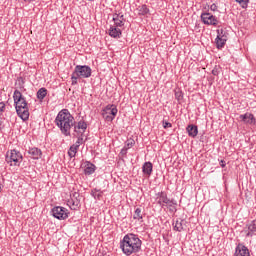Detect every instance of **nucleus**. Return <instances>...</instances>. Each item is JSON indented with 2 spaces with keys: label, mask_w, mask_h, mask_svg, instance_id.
Listing matches in <instances>:
<instances>
[{
  "label": "nucleus",
  "mask_w": 256,
  "mask_h": 256,
  "mask_svg": "<svg viewBox=\"0 0 256 256\" xmlns=\"http://www.w3.org/2000/svg\"><path fill=\"white\" fill-rule=\"evenodd\" d=\"M142 245L143 241H141L139 236L134 233L126 234L120 241V249L122 250V253L127 256H131L133 253H139Z\"/></svg>",
  "instance_id": "obj_1"
},
{
  "label": "nucleus",
  "mask_w": 256,
  "mask_h": 256,
  "mask_svg": "<svg viewBox=\"0 0 256 256\" xmlns=\"http://www.w3.org/2000/svg\"><path fill=\"white\" fill-rule=\"evenodd\" d=\"M54 123L60 129L62 135L69 137L71 135V127L75 125V118L68 109H62L58 112Z\"/></svg>",
  "instance_id": "obj_2"
},
{
  "label": "nucleus",
  "mask_w": 256,
  "mask_h": 256,
  "mask_svg": "<svg viewBox=\"0 0 256 256\" xmlns=\"http://www.w3.org/2000/svg\"><path fill=\"white\" fill-rule=\"evenodd\" d=\"M14 105L16 109V113L18 117L22 119V121L29 120V104L27 103V99L23 97V94L19 90H15L13 94Z\"/></svg>",
  "instance_id": "obj_3"
},
{
  "label": "nucleus",
  "mask_w": 256,
  "mask_h": 256,
  "mask_svg": "<svg viewBox=\"0 0 256 256\" xmlns=\"http://www.w3.org/2000/svg\"><path fill=\"white\" fill-rule=\"evenodd\" d=\"M91 67L88 65H77L71 74V85H77L79 79H89L91 77Z\"/></svg>",
  "instance_id": "obj_4"
},
{
  "label": "nucleus",
  "mask_w": 256,
  "mask_h": 256,
  "mask_svg": "<svg viewBox=\"0 0 256 256\" xmlns=\"http://www.w3.org/2000/svg\"><path fill=\"white\" fill-rule=\"evenodd\" d=\"M6 162L11 167H19L23 163V154L19 150H10L6 153Z\"/></svg>",
  "instance_id": "obj_5"
},
{
  "label": "nucleus",
  "mask_w": 256,
  "mask_h": 256,
  "mask_svg": "<svg viewBox=\"0 0 256 256\" xmlns=\"http://www.w3.org/2000/svg\"><path fill=\"white\" fill-rule=\"evenodd\" d=\"M117 106L115 104H108L103 110H102V117L105 121L108 123H111L115 117H117L118 113Z\"/></svg>",
  "instance_id": "obj_6"
},
{
  "label": "nucleus",
  "mask_w": 256,
  "mask_h": 256,
  "mask_svg": "<svg viewBox=\"0 0 256 256\" xmlns=\"http://www.w3.org/2000/svg\"><path fill=\"white\" fill-rule=\"evenodd\" d=\"M51 213L59 221H65V219L69 218V210L63 206H55L52 208Z\"/></svg>",
  "instance_id": "obj_7"
},
{
  "label": "nucleus",
  "mask_w": 256,
  "mask_h": 256,
  "mask_svg": "<svg viewBox=\"0 0 256 256\" xmlns=\"http://www.w3.org/2000/svg\"><path fill=\"white\" fill-rule=\"evenodd\" d=\"M157 200V204L160 205V207H166L168 203H174V205H176L175 199H169V197H167V192H159L157 194Z\"/></svg>",
  "instance_id": "obj_8"
},
{
  "label": "nucleus",
  "mask_w": 256,
  "mask_h": 256,
  "mask_svg": "<svg viewBox=\"0 0 256 256\" xmlns=\"http://www.w3.org/2000/svg\"><path fill=\"white\" fill-rule=\"evenodd\" d=\"M201 19L204 25H217V17L213 16L211 13H202Z\"/></svg>",
  "instance_id": "obj_9"
},
{
  "label": "nucleus",
  "mask_w": 256,
  "mask_h": 256,
  "mask_svg": "<svg viewBox=\"0 0 256 256\" xmlns=\"http://www.w3.org/2000/svg\"><path fill=\"white\" fill-rule=\"evenodd\" d=\"M234 256H251V254L249 253V248H247V246L243 245L242 243H239L236 246Z\"/></svg>",
  "instance_id": "obj_10"
},
{
  "label": "nucleus",
  "mask_w": 256,
  "mask_h": 256,
  "mask_svg": "<svg viewBox=\"0 0 256 256\" xmlns=\"http://www.w3.org/2000/svg\"><path fill=\"white\" fill-rule=\"evenodd\" d=\"M108 34L110 35V37H113L114 39H121L123 32H121V29L117 28V26L111 25L108 29Z\"/></svg>",
  "instance_id": "obj_11"
},
{
  "label": "nucleus",
  "mask_w": 256,
  "mask_h": 256,
  "mask_svg": "<svg viewBox=\"0 0 256 256\" xmlns=\"http://www.w3.org/2000/svg\"><path fill=\"white\" fill-rule=\"evenodd\" d=\"M28 154L32 159L37 160V159H41V155H43V152L41 151V149L37 147H30L28 149Z\"/></svg>",
  "instance_id": "obj_12"
},
{
  "label": "nucleus",
  "mask_w": 256,
  "mask_h": 256,
  "mask_svg": "<svg viewBox=\"0 0 256 256\" xmlns=\"http://www.w3.org/2000/svg\"><path fill=\"white\" fill-rule=\"evenodd\" d=\"M96 170H97V166H95V164L89 161L85 162V165H84L85 175H93V173H95Z\"/></svg>",
  "instance_id": "obj_13"
},
{
  "label": "nucleus",
  "mask_w": 256,
  "mask_h": 256,
  "mask_svg": "<svg viewBox=\"0 0 256 256\" xmlns=\"http://www.w3.org/2000/svg\"><path fill=\"white\" fill-rule=\"evenodd\" d=\"M217 49H223L225 43H227V35H217L215 39Z\"/></svg>",
  "instance_id": "obj_14"
},
{
  "label": "nucleus",
  "mask_w": 256,
  "mask_h": 256,
  "mask_svg": "<svg viewBox=\"0 0 256 256\" xmlns=\"http://www.w3.org/2000/svg\"><path fill=\"white\" fill-rule=\"evenodd\" d=\"M73 127L75 133H79V131H82V133L84 134L85 131H87V122L81 120L77 124L74 123Z\"/></svg>",
  "instance_id": "obj_15"
},
{
  "label": "nucleus",
  "mask_w": 256,
  "mask_h": 256,
  "mask_svg": "<svg viewBox=\"0 0 256 256\" xmlns=\"http://www.w3.org/2000/svg\"><path fill=\"white\" fill-rule=\"evenodd\" d=\"M186 131L189 135V137H192L193 139H195V137H197L198 133H199V129L197 128L196 125H188V127L186 128Z\"/></svg>",
  "instance_id": "obj_16"
},
{
  "label": "nucleus",
  "mask_w": 256,
  "mask_h": 256,
  "mask_svg": "<svg viewBox=\"0 0 256 256\" xmlns=\"http://www.w3.org/2000/svg\"><path fill=\"white\" fill-rule=\"evenodd\" d=\"M142 173H144V175H148V177H150L151 173H153V163L145 162L142 166Z\"/></svg>",
  "instance_id": "obj_17"
},
{
  "label": "nucleus",
  "mask_w": 256,
  "mask_h": 256,
  "mask_svg": "<svg viewBox=\"0 0 256 256\" xmlns=\"http://www.w3.org/2000/svg\"><path fill=\"white\" fill-rule=\"evenodd\" d=\"M254 235H256V219L248 224V232L246 233V237H253Z\"/></svg>",
  "instance_id": "obj_18"
},
{
  "label": "nucleus",
  "mask_w": 256,
  "mask_h": 256,
  "mask_svg": "<svg viewBox=\"0 0 256 256\" xmlns=\"http://www.w3.org/2000/svg\"><path fill=\"white\" fill-rule=\"evenodd\" d=\"M173 229L174 231H178V233H181V231H185V228H183V225H185V220H176L173 222Z\"/></svg>",
  "instance_id": "obj_19"
},
{
  "label": "nucleus",
  "mask_w": 256,
  "mask_h": 256,
  "mask_svg": "<svg viewBox=\"0 0 256 256\" xmlns=\"http://www.w3.org/2000/svg\"><path fill=\"white\" fill-rule=\"evenodd\" d=\"M16 89L20 91V93H23L24 91H27L25 89V79L23 77H18L16 80Z\"/></svg>",
  "instance_id": "obj_20"
},
{
  "label": "nucleus",
  "mask_w": 256,
  "mask_h": 256,
  "mask_svg": "<svg viewBox=\"0 0 256 256\" xmlns=\"http://www.w3.org/2000/svg\"><path fill=\"white\" fill-rule=\"evenodd\" d=\"M91 195L94 197V199H97V201H101L103 199V191L101 189L94 188L91 190Z\"/></svg>",
  "instance_id": "obj_21"
},
{
  "label": "nucleus",
  "mask_w": 256,
  "mask_h": 256,
  "mask_svg": "<svg viewBox=\"0 0 256 256\" xmlns=\"http://www.w3.org/2000/svg\"><path fill=\"white\" fill-rule=\"evenodd\" d=\"M133 219L141 221V223H143V210H141V208L135 209Z\"/></svg>",
  "instance_id": "obj_22"
},
{
  "label": "nucleus",
  "mask_w": 256,
  "mask_h": 256,
  "mask_svg": "<svg viewBox=\"0 0 256 256\" xmlns=\"http://www.w3.org/2000/svg\"><path fill=\"white\" fill-rule=\"evenodd\" d=\"M68 205H70V209H72L73 211H77V209H79V199H73L71 198L70 200H68Z\"/></svg>",
  "instance_id": "obj_23"
},
{
  "label": "nucleus",
  "mask_w": 256,
  "mask_h": 256,
  "mask_svg": "<svg viewBox=\"0 0 256 256\" xmlns=\"http://www.w3.org/2000/svg\"><path fill=\"white\" fill-rule=\"evenodd\" d=\"M119 14H114L112 21H114V27H123L125 22L119 20Z\"/></svg>",
  "instance_id": "obj_24"
},
{
  "label": "nucleus",
  "mask_w": 256,
  "mask_h": 256,
  "mask_svg": "<svg viewBox=\"0 0 256 256\" xmlns=\"http://www.w3.org/2000/svg\"><path fill=\"white\" fill-rule=\"evenodd\" d=\"M47 97V90L45 88H40L37 92V99L43 101Z\"/></svg>",
  "instance_id": "obj_25"
},
{
  "label": "nucleus",
  "mask_w": 256,
  "mask_h": 256,
  "mask_svg": "<svg viewBox=\"0 0 256 256\" xmlns=\"http://www.w3.org/2000/svg\"><path fill=\"white\" fill-rule=\"evenodd\" d=\"M79 151L78 148H76L75 146L71 145L69 150H68V156L70 159H73V157H75V155H77V152Z\"/></svg>",
  "instance_id": "obj_26"
},
{
  "label": "nucleus",
  "mask_w": 256,
  "mask_h": 256,
  "mask_svg": "<svg viewBox=\"0 0 256 256\" xmlns=\"http://www.w3.org/2000/svg\"><path fill=\"white\" fill-rule=\"evenodd\" d=\"M138 13L139 15H148L149 8L147 7V5L143 4L138 7Z\"/></svg>",
  "instance_id": "obj_27"
},
{
  "label": "nucleus",
  "mask_w": 256,
  "mask_h": 256,
  "mask_svg": "<svg viewBox=\"0 0 256 256\" xmlns=\"http://www.w3.org/2000/svg\"><path fill=\"white\" fill-rule=\"evenodd\" d=\"M175 203H168L167 204L166 207L169 208L170 213H177V200H175Z\"/></svg>",
  "instance_id": "obj_28"
},
{
  "label": "nucleus",
  "mask_w": 256,
  "mask_h": 256,
  "mask_svg": "<svg viewBox=\"0 0 256 256\" xmlns=\"http://www.w3.org/2000/svg\"><path fill=\"white\" fill-rule=\"evenodd\" d=\"M175 99L178 100L179 103L183 101V91L180 89L175 90Z\"/></svg>",
  "instance_id": "obj_29"
},
{
  "label": "nucleus",
  "mask_w": 256,
  "mask_h": 256,
  "mask_svg": "<svg viewBox=\"0 0 256 256\" xmlns=\"http://www.w3.org/2000/svg\"><path fill=\"white\" fill-rule=\"evenodd\" d=\"M236 3H239V5L242 7V9H247L249 6V0H235Z\"/></svg>",
  "instance_id": "obj_30"
},
{
  "label": "nucleus",
  "mask_w": 256,
  "mask_h": 256,
  "mask_svg": "<svg viewBox=\"0 0 256 256\" xmlns=\"http://www.w3.org/2000/svg\"><path fill=\"white\" fill-rule=\"evenodd\" d=\"M246 123H249V125H255L256 124L255 115L250 113L248 116V121H246Z\"/></svg>",
  "instance_id": "obj_31"
},
{
  "label": "nucleus",
  "mask_w": 256,
  "mask_h": 256,
  "mask_svg": "<svg viewBox=\"0 0 256 256\" xmlns=\"http://www.w3.org/2000/svg\"><path fill=\"white\" fill-rule=\"evenodd\" d=\"M133 145H135V140L130 139V140H127V141H126L124 147H126V148H128V149H131V147H133Z\"/></svg>",
  "instance_id": "obj_32"
},
{
  "label": "nucleus",
  "mask_w": 256,
  "mask_h": 256,
  "mask_svg": "<svg viewBox=\"0 0 256 256\" xmlns=\"http://www.w3.org/2000/svg\"><path fill=\"white\" fill-rule=\"evenodd\" d=\"M162 125H163L164 129H169V128L173 127V124H171L170 122H167L165 120L162 121Z\"/></svg>",
  "instance_id": "obj_33"
},
{
  "label": "nucleus",
  "mask_w": 256,
  "mask_h": 256,
  "mask_svg": "<svg viewBox=\"0 0 256 256\" xmlns=\"http://www.w3.org/2000/svg\"><path fill=\"white\" fill-rule=\"evenodd\" d=\"M6 105L5 102H0V115L3 116V113H5Z\"/></svg>",
  "instance_id": "obj_34"
},
{
  "label": "nucleus",
  "mask_w": 256,
  "mask_h": 256,
  "mask_svg": "<svg viewBox=\"0 0 256 256\" xmlns=\"http://www.w3.org/2000/svg\"><path fill=\"white\" fill-rule=\"evenodd\" d=\"M249 114L250 113L240 115V119H242V121H244V123H247V121H249V120H247V119H249Z\"/></svg>",
  "instance_id": "obj_35"
},
{
  "label": "nucleus",
  "mask_w": 256,
  "mask_h": 256,
  "mask_svg": "<svg viewBox=\"0 0 256 256\" xmlns=\"http://www.w3.org/2000/svg\"><path fill=\"white\" fill-rule=\"evenodd\" d=\"M81 134L77 136V142L80 143V145H83V132H80Z\"/></svg>",
  "instance_id": "obj_36"
},
{
  "label": "nucleus",
  "mask_w": 256,
  "mask_h": 256,
  "mask_svg": "<svg viewBox=\"0 0 256 256\" xmlns=\"http://www.w3.org/2000/svg\"><path fill=\"white\" fill-rule=\"evenodd\" d=\"M118 20L122 21V23H125V16L123 14H118Z\"/></svg>",
  "instance_id": "obj_37"
},
{
  "label": "nucleus",
  "mask_w": 256,
  "mask_h": 256,
  "mask_svg": "<svg viewBox=\"0 0 256 256\" xmlns=\"http://www.w3.org/2000/svg\"><path fill=\"white\" fill-rule=\"evenodd\" d=\"M3 116L0 114V131L3 130V121H5V118H2Z\"/></svg>",
  "instance_id": "obj_38"
},
{
  "label": "nucleus",
  "mask_w": 256,
  "mask_h": 256,
  "mask_svg": "<svg viewBox=\"0 0 256 256\" xmlns=\"http://www.w3.org/2000/svg\"><path fill=\"white\" fill-rule=\"evenodd\" d=\"M129 149L127 148V146H124L123 148H122V150H121V153H122V155H127V151H128Z\"/></svg>",
  "instance_id": "obj_39"
},
{
  "label": "nucleus",
  "mask_w": 256,
  "mask_h": 256,
  "mask_svg": "<svg viewBox=\"0 0 256 256\" xmlns=\"http://www.w3.org/2000/svg\"><path fill=\"white\" fill-rule=\"evenodd\" d=\"M212 75H215V76L219 75V69L214 68V69L212 70Z\"/></svg>",
  "instance_id": "obj_40"
},
{
  "label": "nucleus",
  "mask_w": 256,
  "mask_h": 256,
  "mask_svg": "<svg viewBox=\"0 0 256 256\" xmlns=\"http://www.w3.org/2000/svg\"><path fill=\"white\" fill-rule=\"evenodd\" d=\"M227 165V163L225 162V160H220V166L223 168H225Z\"/></svg>",
  "instance_id": "obj_41"
},
{
  "label": "nucleus",
  "mask_w": 256,
  "mask_h": 256,
  "mask_svg": "<svg viewBox=\"0 0 256 256\" xmlns=\"http://www.w3.org/2000/svg\"><path fill=\"white\" fill-rule=\"evenodd\" d=\"M71 197L74 198V200H77V198L79 197V192H74Z\"/></svg>",
  "instance_id": "obj_42"
},
{
  "label": "nucleus",
  "mask_w": 256,
  "mask_h": 256,
  "mask_svg": "<svg viewBox=\"0 0 256 256\" xmlns=\"http://www.w3.org/2000/svg\"><path fill=\"white\" fill-rule=\"evenodd\" d=\"M210 10H211V11H217V5H216V4H212V5L210 6Z\"/></svg>",
  "instance_id": "obj_43"
},
{
  "label": "nucleus",
  "mask_w": 256,
  "mask_h": 256,
  "mask_svg": "<svg viewBox=\"0 0 256 256\" xmlns=\"http://www.w3.org/2000/svg\"><path fill=\"white\" fill-rule=\"evenodd\" d=\"M72 146L75 147L76 149H79V147H81V144L76 141V143L72 144Z\"/></svg>",
  "instance_id": "obj_44"
},
{
  "label": "nucleus",
  "mask_w": 256,
  "mask_h": 256,
  "mask_svg": "<svg viewBox=\"0 0 256 256\" xmlns=\"http://www.w3.org/2000/svg\"><path fill=\"white\" fill-rule=\"evenodd\" d=\"M218 35H227L225 34V32L223 31V29L217 30Z\"/></svg>",
  "instance_id": "obj_45"
},
{
  "label": "nucleus",
  "mask_w": 256,
  "mask_h": 256,
  "mask_svg": "<svg viewBox=\"0 0 256 256\" xmlns=\"http://www.w3.org/2000/svg\"><path fill=\"white\" fill-rule=\"evenodd\" d=\"M35 0H24L25 3H33Z\"/></svg>",
  "instance_id": "obj_46"
},
{
  "label": "nucleus",
  "mask_w": 256,
  "mask_h": 256,
  "mask_svg": "<svg viewBox=\"0 0 256 256\" xmlns=\"http://www.w3.org/2000/svg\"><path fill=\"white\" fill-rule=\"evenodd\" d=\"M2 187H3V185H2L1 182H0V193H1Z\"/></svg>",
  "instance_id": "obj_47"
}]
</instances>
